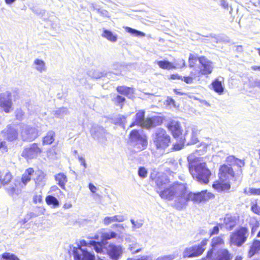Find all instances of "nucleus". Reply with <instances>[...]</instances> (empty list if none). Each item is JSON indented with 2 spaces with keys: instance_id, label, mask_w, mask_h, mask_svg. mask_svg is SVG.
<instances>
[{
  "instance_id": "1",
  "label": "nucleus",
  "mask_w": 260,
  "mask_h": 260,
  "mask_svg": "<svg viewBox=\"0 0 260 260\" xmlns=\"http://www.w3.org/2000/svg\"><path fill=\"white\" fill-rule=\"evenodd\" d=\"M214 198V195L207 190L193 193L187 190L185 184L182 183V189L180 190L177 198L173 206L178 210H182L186 207L189 201L195 203L207 201Z\"/></svg>"
},
{
  "instance_id": "2",
  "label": "nucleus",
  "mask_w": 260,
  "mask_h": 260,
  "mask_svg": "<svg viewBox=\"0 0 260 260\" xmlns=\"http://www.w3.org/2000/svg\"><path fill=\"white\" fill-rule=\"evenodd\" d=\"M156 191L161 199L175 202L180 190L182 189V183L175 182L170 184V180L165 174H160L155 180Z\"/></svg>"
},
{
  "instance_id": "3",
  "label": "nucleus",
  "mask_w": 260,
  "mask_h": 260,
  "mask_svg": "<svg viewBox=\"0 0 260 260\" xmlns=\"http://www.w3.org/2000/svg\"><path fill=\"white\" fill-rule=\"evenodd\" d=\"M241 172V170L240 172L235 174L231 167L227 165L221 166L218 173L219 180L213 184V187L219 192L229 190L231 184L240 180Z\"/></svg>"
},
{
  "instance_id": "4",
  "label": "nucleus",
  "mask_w": 260,
  "mask_h": 260,
  "mask_svg": "<svg viewBox=\"0 0 260 260\" xmlns=\"http://www.w3.org/2000/svg\"><path fill=\"white\" fill-rule=\"evenodd\" d=\"M189 171L192 177L199 182L204 184L208 183L211 173L207 168L206 163H199L194 167L189 166Z\"/></svg>"
},
{
  "instance_id": "5",
  "label": "nucleus",
  "mask_w": 260,
  "mask_h": 260,
  "mask_svg": "<svg viewBox=\"0 0 260 260\" xmlns=\"http://www.w3.org/2000/svg\"><path fill=\"white\" fill-rule=\"evenodd\" d=\"M153 141L157 150L160 153H163L169 146L170 137L165 129L159 128L156 130L153 135Z\"/></svg>"
},
{
  "instance_id": "6",
  "label": "nucleus",
  "mask_w": 260,
  "mask_h": 260,
  "mask_svg": "<svg viewBox=\"0 0 260 260\" xmlns=\"http://www.w3.org/2000/svg\"><path fill=\"white\" fill-rule=\"evenodd\" d=\"M145 113L140 111L136 114L135 121L131 124L130 127L138 124L141 127L147 128L153 127L160 125L162 122V119L160 117H153L152 118H144Z\"/></svg>"
},
{
  "instance_id": "7",
  "label": "nucleus",
  "mask_w": 260,
  "mask_h": 260,
  "mask_svg": "<svg viewBox=\"0 0 260 260\" xmlns=\"http://www.w3.org/2000/svg\"><path fill=\"white\" fill-rule=\"evenodd\" d=\"M249 235V230L247 228L240 227L231 234L230 244L231 245L240 247L246 242Z\"/></svg>"
},
{
  "instance_id": "8",
  "label": "nucleus",
  "mask_w": 260,
  "mask_h": 260,
  "mask_svg": "<svg viewBox=\"0 0 260 260\" xmlns=\"http://www.w3.org/2000/svg\"><path fill=\"white\" fill-rule=\"evenodd\" d=\"M130 140L132 142L135 143V145L137 146L139 150L144 149L147 145V141L145 135L143 134V130L134 129L131 131L129 134Z\"/></svg>"
},
{
  "instance_id": "9",
  "label": "nucleus",
  "mask_w": 260,
  "mask_h": 260,
  "mask_svg": "<svg viewBox=\"0 0 260 260\" xmlns=\"http://www.w3.org/2000/svg\"><path fill=\"white\" fill-rule=\"evenodd\" d=\"M39 136L38 130L35 127L24 124L21 125V137L23 141H33Z\"/></svg>"
},
{
  "instance_id": "10",
  "label": "nucleus",
  "mask_w": 260,
  "mask_h": 260,
  "mask_svg": "<svg viewBox=\"0 0 260 260\" xmlns=\"http://www.w3.org/2000/svg\"><path fill=\"white\" fill-rule=\"evenodd\" d=\"M198 61L200 66L197 76L208 75L212 72L214 66L213 62L211 60L204 56H201L198 57Z\"/></svg>"
},
{
  "instance_id": "11",
  "label": "nucleus",
  "mask_w": 260,
  "mask_h": 260,
  "mask_svg": "<svg viewBox=\"0 0 260 260\" xmlns=\"http://www.w3.org/2000/svg\"><path fill=\"white\" fill-rule=\"evenodd\" d=\"M73 255L75 260H95L94 254L87 247L74 248Z\"/></svg>"
},
{
  "instance_id": "12",
  "label": "nucleus",
  "mask_w": 260,
  "mask_h": 260,
  "mask_svg": "<svg viewBox=\"0 0 260 260\" xmlns=\"http://www.w3.org/2000/svg\"><path fill=\"white\" fill-rule=\"evenodd\" d=\"M0 108L6 113H10L13 110L12 95L10 91H6L0 95Z\"/></svg>"
},
{
  "instance_id": "13",
  "label": "nucleus",
  "mask_w": 260,
  "mask_h": 260,
  "mask_svg": "<svg viewBox=\"0 0 260 260\" xmlns=\"http://www.w3.org/2000/svg\"><path fill=\"white\" fill-rule=\"evenodd\" d=\"M124 248L121 245L110 244L107 247V253L112 260H118L122 255Z\"/></svg>"
},
{
  "instance_id": "14",
  "label": "nucleus",
  "mask_w": 260,
  "mask_h": 260,
  "mask_svg": "<svg viewBox=\"0 0 260 260\" xmlns=\"http://www.w3.org/2000/svg\"><path fill=\"white\" fill-rule=\"evenodd\" d=\"M206 244V242L203 241L201 245H196L188 248H186L183 252V256L191 257L200 255L205 250L204 246Z\"/></svg>"
},
{
  "instance_id": "15",
  "label": "nucleus",
  "mask_w": 260,
  "mask_h": 260,
  "mask_svg": "<svg viewBox=\"0 0 260 260\" xmlns=\"http://www.w3.org/2000/svg\"><path fill=\"white\" fill-rule=\"evenodd\" d=\"M41 152L42 150L38 145L36 143H34L24 149L22 152V156L31 159L36 157Z\"/></svg>"
},
{
  "instance_id": "16",
  "label": "nucleus",
  "mask_w": 260,
  "mask_h": 260,
  "mask_svg": "<svg viewBox=\"0 0 260 260\" xmlns=\"http://www.w3.org/2000/svg\"><path fill=\"white\" fill-rule=\"evenodd\" d=\"M90 132L94 138L102 142L106 140V135L107 133L103 127L99 125L93 126L91 128Z\"/></svg>"
},
{
  "instance_id": "17",
  "label": "nucleus",
  "mask_w": 260,
  "mask_h": 260,
  "mask_svg": "<svg viewBox=\"0 0 260 260\" xmlns=\"http://www.w3.org/2000/svg\"><path fill=\"white\" fill-rule=\"evenodd\" d=\"M224 244V240L221 236L215 237L211 240L212 249L208 251L207 258H210L212 257L213 250L222 246Z\"/></svg>"
},
{
  "instance_id": "18",
  "label": "nucleus",
  "mask_w": 260,
  "mask_h": 260,
  "mask_svg": "<svg viewBox=\"0 0 260 260\" xmlns=\"http://www.w3.org/2000/svg\"><path fill=\"white\" fill-rule=\"evenodd\" d=\"M168 128L175 138L178 137L182 134V129L180 123L178 121L175 120L170 121L168 124Z\"/></svg>"
},
{
  "instance_id": "19",
  "label": "nucleus",
  "mask_w": 260,
  "mask_h": 260,
  "mask_svg": "<svg viewBox=\"0 0 260 260\" xmlns=\"http://www.w3.org/2000/svg\"><path fill=\"white\" fill-rule=\"evenodd\" d=\"M231 254L226 249L218 250L215 253L213 260H231Z\"/></svg>"
},
{
  "instance_id": "20",
  "label": "nucleus",
  "mask_w": 260,
  "mask_h": 260,
  "mask_svg": "<svg viewBox=\"0 0 260 260\" xmlns=\"http://www.w3.org/2000/svg\"><path fill=\"white\" fill-rule=\"evenodd\" d=\"M5 137L10 141L16 140L18 137V133L16 129L11 125L7 126L4 131Z\"/></svg>"
},
{
  "instance_id": "21",
  "label": "nucleus",
  "mask_w": 260,
  "mask_h": 260,
  "mask_svg": "<svg viewBox=\"0 0 260 260\" xmlns=\"http://www.w3.org/2000/svg\"><path fill=\"white\" fill-rule=\"evenodd\" d=\"M125 220V217L123 215L119 214L113 216H106L103 220V223L105 225H108L110 223L115 222H121Z\"/></svg>"
},
{
  "instance_id": "22",
  "label": "nucleus",
  "mask_w": 260,
  "mask_h": 260,
  "mask_svg": "<svg viewBox=\"0 0 260 260\" xmlns=\"http://www.w3.org/2000/svg\"><path fill=\"white\" fill-rule=\"evenodd\" d=\"M226 161L228 164V166L230 167L231 166H237L239 168H242L245 165L244 160L236 158L233 155H230L227 157L226 158Z\"/></svg>"
},
{
  "instance_id": "23",
  "label": "nucleus",
  "mask_w": 260,
  "mask_h": 260,
  "mask_svg": "<svg viewBox=\"0 0 260 260\" xmlns=\"http://www.w3.org/2000/svg\"><path fill=\"white\" fill-rule=\"evenodd\" d=\"M237 222L235 217L226 214L224 219V224L225 228L229 230H232L236 225Z\"/></svg>"
},
{
  "instance_id": "24",
  "label": "nucleus",
  "mask_w": 260,
  "mask_h": 260,
  "mask_svg": "<svg viewBox=\"0 0 260 260\" xmlns=\"http://www.w3.org/2000/svg\"><path fill=\"white\" fill-rule=\"evenodd\" d=\"M34 69L39 73H43L47 71L45 62L41 59H36L33 63Z\"/></svg>"
},
{
  "instance_id": "25",
  "label": "nucleus",
  "mask_w": 260,
  "mask_h": 260,
  "mask_svg": "<svg viewBox=\"0 0 260 260\" xmlns=\"http://www.w3.org/2000/svg\"><path fill=\"white\" fill-rule=\"evenodd\" d=\"M260 250V241L258 240H254L251 245L250 247V249L248 251V256L252 257L254 254H256Z\"/></svg>"
},
{
  "instance_id": "26",
  "label": "nucleus",
  "mask_w": 260,
  "mask_h": 260,
  "mask_svg": "<svg viewBox=\"0 0 260 260\" xmlns=\"http://www.w3.org/2000/svg\"><path fill=\"white\" fill-rule=\"evenodd\" d=\"M102 36L112 43L116 42L117 40V34L107 29H104Z\"/></svg>"
},
{
  "instance_id": "27",
  "label": "nucleus",
  "mask_w": 260,
  "mask_h": 260,
  "mask_svg": "<svg viewBox=\"0 0 260 260\" xmlns=\"http://www.w3.org/2000/svg\"><path fill=\"white\" fill-rule=\"evenodd\" d=\"M34 173V170L33 169L29 168L23 174L21 178V181L24 185H26V184L30 180L31 177Z\"/></svg>"
},
{
  "instance_id": "28",
  "label": "nucleus",
  "mask_w": 260,
  "mask_h": 260,
  "mask_svg": "<svg viewBox=\"0 0 260 260\" xmlns=\"http://www.w3.org/2000/svg\"><path fill=\"white\" fill-rule=\"evenodd\" d=\"M55 180L58 182V185L62 189L64 188L67 182V176L63 173H59L55 176Z\"/></svg>"
},
{
  "instance_id": "29",
  "label": "nucleus",
  "mask_w": 260,
  "mask_h": 260,
  "mask_svg": "<svg viewBox=\"0 0 260 260\" xmlns=\"http://www.w3.org/2000/svg\"><path fill=\"white\" fill-rule=\"evenodd\" d=\"M212 87L214 91L219 94H222L224 90V87L222 85V81H219L218 79H215L212 83Z\"/></svg>"
},
{
  "instance_id": "30",
  "label": "nucleus",
  "mask_w": 260,
  "mask_h": 260,
  "mask_svg": "<svg viewBox=\"0 0 260 260\" xmlns=\"http://www.w3.org/2000/svg\"><path fill=\"white\" fill-rule=\"evenodd\" d=\"M90 245L93 247V249L96 253L102 254L106 253L103 246L101 242L92 241L90 242Z\"/></svg>"
},
{
  "instance_id": "31",
  "label": "nucleus",
  "mask_w": 260,
  "mask_h": 260,
  "mask_svg": "<svg viewBox=\"0 0 260 260\" xmlns=\"http://www.w3.org/2000/svg\"><path fill=\"white\" fill-rule=\"evenodd\" d=\"M117 91L123 95L131 96L134 93V89L126 86H118L117 88Z\"/></svg>"
},
{
  "instance_id": "32",
  "label": "nucleus",
  "mask_w": 260,
  "mask_h": 260,
  "mask_svg": "<svg viewBox=\"0 0 260 260\" xmlns=\"http://www.w3.org/2000/svg\"><path fill=\"white\" fill-rule=\"evenodd\" d=\"M55 133L53 131H49L47 133L43 139V145L51 144L54 141Z\"/></svg>"
},
{
  "instance_id": "33",
  "label": "nucleus",
  "mask_w": 260,
  "mask_h": 260,
  "mask_svg": "<svg viewBox=\"0 0 260 260\" xmlns=\"http://www.w3.org/2000/svg\"><path fill=\"white\" fill-rule=\"evenodd\" d=\"M91 6L93 10H95L102 17L104 18H110L109 13L106 10L99 8L96 5L91 4Z\"/></svg>"
},
{
  "instance_id": "34",
  "label": "nucleus",
  "mask_w": 260,
  "mask_h": 260,
  "mask_svg": "<svg viewBox=\"0 0 260 260\" xmlns=\"http://www.w3.org/2000/svg\"><path fill=\"white\" fill-rule=\"evenodd\" d=\"M16 187L17 184H14V185H11L8 187H6V190L7 192L11 196H13L15 194L18 195L20 193L21 190L17 188Z\"/></svg>"
},
{
  "instance_id": "35",
  "label": "nucleus",
  "mask_w": 260,
  "mask_h": 260,
  "mask_svg": "<svg viewBox=\"0 0 260 260\" xmlns=\"http://www.w3.org/2000/svg\"><path fill=\"white\" fill-rule=\"evenodd\" d=\"M45 174L41 172L38 171L36 178L34 179L36 184L37 185H43L45 183Z\"/></svg>"
},
{
  "instance_id": "36",
  "label": "nucleus",
  "mask_w": 260,
  "mask_h": 260,
  "mask_svg": "<svg viewBox=\"0 0 260 260\" xmlns=\"http://www.w3.org/2000/svg\"><path fill=\"white\" fill-rule=\"evenodd\" d=\"M157 64L163 69L170 70L176 68V67L174 66L172 63L166 60L158 61Z\"/></svg>"
},
{
  "instance_id": "37",
  "label": "nucleus",
  "mask_w": 260,
  "mask_h": 260,
  "mask_svg": "<svg viewBox=\"0 0 260 260\" xmlns=\"http://www.w3.org/2000/svg\"><path fill=\"white\" fill-rule=\"evenodd\" d=\"M101 240L105 241L115 238L117 236V234L114 232H109L107 233H101Z\"/></svg>"
},
{
  "instance_id": "38",
  "label": "nucleus",
  "mask_w": 260,
  "mask_h": 260,
  "mask_svg": "<svg viewBox=\"0 0 260 260\" xmlns=\"http://www.w3.org/2000/svg\"><path fill=\"white\" fill-rule=\"evenodd\" d=\"M46 202L49 205H52L53 207H57L59 205V202L57 199L52 196H47L46 198Z\"/></svg>"
},
{
  "instance_id": "39",
  "label": "nucleus",
  "mask_w": 260,
  "mask_h": 260,
  "mask_svg": "<svg viewBox=\"0 0 260 260\" xmlns=\"http://www.w3.org/2000/svg\"><path fill=\"white\" fill-rule=\"evenodd\" d=\"M124 28L126 32H127L132 35H133L135 36H138V37H145V34L142 31L137 30L136 29L132 28L131 27H127V26L125 27Z\"/></svg>"
},
{
  "instance_id": "40",
  "label": "nucleus",
  "mask_w": 260,
  "mask_h": 260,
  "mask_svg": "<svg viewBox=\"0 0 260 260\" xmlns=\"http://www.w3.org/2000/svg\"><path fill=\"white\" fill-rule=\"evenodd\" d=\"M131 222L132 223V224L133 225V226H132L133 230H135L136 229L141 228L144 223L143 220H141V219L135 220L133 219H131Z\"/></svg>"
},
{
  "instance_id": "41",
  "label": "nucleus",
  "mask_w": 260,
  "mask_h": 260,
  "mask_svg": "<svg viewBox=\"0 0 260 260\" xmlns=\"http://www.w3.org/2000/svg\"><path fill=\"white\" fill-rule=\"evenodd\" d=\"M198 133V130L195 127L192 128L191 138L190 142H188V144H194L197 143L198 142L197 134Z\"/></svg>"
},
{
  "instance_id": "42",
  "label": "nucleus",
  "mask_w": 260,
  "mask_h": 260,
  "mask_svg": "<svg viewBox=\"0 0 260 260\" xmlns=\"http://www.w3.org/2000/svg\"><path fill=\"white\" fill-rule=\"evenodd\" d=\"M112 101L116 105L122 108L123 103L125 101V98L120 95H117L112 99Z\"/></svg>"
},
{
  "instance_id": "43",
  "label": "nucleus",
  "mask_w": 260,
  "mask_h": 260,
  "mask_svg": "<svg viewBox=\"0 0 260 260\" xmlns=\"http://www.w3.org/2000/svg\"><path fill=\"white\" fill-rule=\"evenodd\" d=\"M221 228H222V224L217 223L213 228L210 229V230H209L210 236H212L213 235L218 234L219 233V229H221Z\"/></svg>"
},
{
  "instance_id": "44",
  "label": "nucleus",
  "mask_w": 260,
  "mask_h": 260,
  "mask_svg": "<svg viewBox=\"0 0 260 260\" xmlns=\"http://www.w3.org/2000/svg\"><path fill=\"white\" fill-rule=\"evenodd\" d=\"M197 60H198V57L195 55L190 53L188 58L189 67L190 68H193Z\"/></svg>"
},
{
  "instance_id": "45",
  "label": "nucleus",
  "mask_w": 260,
  "mask_h": 260,
  "mask_svg": "<svg viewBox=\"0 0 260 260\" xmlns=\"http://www.w3.org/2000/svg\"><path fill=\"white\" fill-rule=\"evenodd\" d=\"M2 258L4 260H19L15 255L10 253H5L2 255Z\"/></svg>"
},
{
  "instance_id": "46",
  "label": "nucleus",
  "mask_w": 260,
  "mask_h": 260,
  "mask_svg": "<svg viewBox=\"0 0 260 260\" xmlns=\"http://www.w3.org/2000/svg\"><path fill=\"white\" fill-rule=\"evenodd\" d=\"M12 178V175L10 173H7L3 179H1V183L3 185H5L7 184L9 182H10Z\"/></svg>"
},
{
  "instance_id": "47",
  "label": "nucleus",
  "mask_w": 260,
  "mask_h": 260,
  "mask_svg": "<svg viewBox=\"0 0 260 260\" xmlns=\"http://www.w3.org/2000/svg\"><path fill=\"white\" fill-rule=\"evenodd\" d=\"M147 170L144 167H140L138 170V175L139 176L143 178H145L147 177Z\"/></svg>"
},
{
  "instance_id": "48",
  "label": "nucleus",
  "mask_w": 260,
  "mask_h": 260,
  "mask_svg": "<svg viewBox=\"0 0 260 260\" xmlns=\"http://www.w3.org/2000/svg\"><path fill=\"white\" fill-rule=\"evenodd\" d=\"M24 113L20 109H17L15 111V116L17 119L22 120L24 118Z\"/></svg>"
},
{
  "instance_id": "49",
  "label": "nucleus",
  "mask_w": 260,
  "mask_h": 260,
  "mask_svg": "<svg viewBox=\"0 0 260 260\" xmlns=\"http://www.w3.org/2000/svg\"><path fill=\"white\" fill-rule=\"evenodd\" d=\"M68 113V109L66 108L62 107L58 109L55 111V115L57 117L62 116L63 115L67 114Z\"/></svg>"
},
{
  "instance_id": "50",
  "label": "nucleus",
  "mask_w": 260,
  "mask_h": 260,
  "mask_svg": "<svg viewBox=\"0 0 260 260\" xmlns=\"http://www.w3.org/2000/svg\"><path fill=\"white\" fill-rule=\"evenodd\" d=\"M191 75L192 77H182L181 80H183L185 83L187 84H191L193 82V77L195 78L196 77H198L197 75H194L192 72L191 73Z\"/></svg>"
},
{
  "instance_id": "51",
  "label": "nucleus",
  "mask_w": 260,
  "mask_h": 260,
  "mask_svg": "<svg viewBox=\"0 0 260 260\" xmlns=\"http://www.w3.org/2000/svg\"><path fill=\"white\" fill-rule=\"evenodd\" d=\"M220 5L224 9H226L227 10H229L230 12H231V11L232 10V7L229 5L228 2L225 0H220Z\"/></svg>"
},
{
  "instance_id": "52",
  "label": "nucleus",
  "mask_w": 260,
  "mask_h": 260,
  "mask_svg": "<svg viewBox=\"0 0 260 260\" xmlns=\"http://www.w3.org/2000/svg\"><path fill=\"white\" fill-rule=\"evenodd\" d=\"M247 194L251 195H260V188H249Z\"/></svg>"
},
{
  "instance_id": "53",
  "label": "nucleus",
  "mask_w": 260,
  "mask_h": 260,
  "mask_svg": "<svg viewBox=\"0 0 260 260\" xmlns=\"http://www.w3.org/2000/svg\"><path fill=\"white\" fill-rule=\"evenodd\" d=\"M176 257L175 254L162 256L158 257L156 260H173Z\"/></svg>"
},
{
  "instance_id": "54",
  "label": "nucleus",
  "mask_w": 260,
  "mask_h": 260,
  "mask_svg": "<svg viewBox=\"0 0 260 260\" xmlns=\"http://www.w3.org/2000/svg\"><path fill=\"white\" fill-rule=\"evenodd\" d=\"M89 75L92 78L98 79L103 76V74L101 72L94 71L93 72H90Z\"/></svg>"
},
{
  "instance_id": "55",
  "label": "nucleus",
  "mask_w": 260,
  "mask_h": 260,
  "mask_svg": "<svg viewBox=\"0 0 260 260\" xmlns=\"http://www.w3.org/2000/svg\"><path fill=\"white\" fill-rule=\"evenodd\" d=\"M138 246V244L136 243H135L134 244H133L132 245H129V249L131 250V251L133 253H138L140 251V249H137L135 250V248H137Z\"/></svg>"
},
{
  "instance_id": "56",
  "label": "nucleus",
  "mask_w": 260,
  "mask_h": 260,
  "mask_svg": "<svg viewBox=\"0 0 260 260\" xmlns=\"http://www.w3.org/2000/svg\"><path fill=\"white\" fill-rule=\"evenodd\" d=\"M125 241L128 243H135V238L129 234H126L125 237Z\"/></svg>"
},
{
  "instance_id": "57",
  "label": "nucleus",
  "mask_w": 260,
  "mask_h": 260,
  "mask_svg": "<svg viewBox=\"0 0 260 260\" xmlns=\"http://www.w3.org/2000/svg\"><path fill=\"white\" fill-rule=\"evenodd\" d=\"M79 161L80 163V165L84 167V171L87 168V165L85 161V159L81 156H78Z\"/></svg>"
},
{
  "instance_id": "58",
  "label": "nucleus",
  "mask_w": 260,
  "mask_h": 260,
  "mask_svg": "<svg viewBox=\"0 0 260 260\" xmlns=\"http://www.w3.org/2000/svg\"><path fill=\"white\" fill-rule=\"evenodd\" d=\"M33 201L35 203H41L42 201V197L41 194H37L34 197Z\"/></svg>"
},
{
  "instance_id": "59",
  "label": "nucleus",
  "mask_w": 260,
  "mask_h": 260,
  "mask_svg": "<svg viewBox=\"0 0 260 260\" xmlns=\"http://www.w3.org/2000/svg\"><path fill=\"white\" fill-rule=\"evenodd\" d=\"M88 188L89 189V190H90V191L92 192V193H95L96 191L98 190V188L96 186H95L92 183H90L89 184H88Z\"/></svg>"
},
{
  "instance_id": "60",
  "label": "nucleus",
  "mask_w": 260,
  "mask_h": 260,
  "mask_svg": "<svg viewBox=\"0 0 260 260\" xmlns=\"http://www.w3.org/2000/svg\"><path fill=\"white\" fill-rule=\"evenodd\" d=\"M179 62L176 63V68H182L186 66L185 61L183 59H181L179 61Z\"/></svg>"
},
{
  "instance_id": "61",
  "label": "nucleus",
  "mask_w": 260,
  "mask_h": 260,
  "mask_svg": "<svg viewBox=\"0 0 260 260\" xmlns=\"http://www.w3.org/2000/svg\"><path fill=\"white\" fill-rule=\"evenodd\" d=\"M118 119L119 120V122L120 124H123L125 122L126 117L123 115H119Z\"/></svg>"
},
{
  "instance_id": "62",
  "label": "nucleus",
  "mask_w": 260,
  "mask_h": 260,
  "mask_svg": "<svg viewBox=\"0 0 260 260\" xmlns=\"http://www.w3.org/2000/svg\"><path fill=\"white\" fill-rule=\"evenodd\" d=\"M80 244H81V246H79V247L84 248L83 247H84V246L89 247L88 245H90V242L89 243H88L86 241L83 240L80 241Z\"/></svg>"
},
{
  "instance_id": "63",
  "label": "nucleus",
  "mask_w": 260,
  "mask_h": 260,
  "mask_svg": "<svg viewBox=\"0 0 260 260\" xmlns=\"http://www.w3.org/2000/svg\"><path fill=\"white\" fill-rule=\"evenodd\" d=\"M182 144H176L174 145V149L175 150H179L182 148Z\"/></svg>"
},
{
  "instance_id": "64",
  "label": "nucleus",
  "mask_w": 260,
  "mask_h": 260,
  "mask_svg": "<svg viewBox=\"0 0 260 260\" xmlns=\"http://www.w3.org/2000/svg\"><path fill=\"white\" fill-rule=\"evenodd\" d=\"M0 149L3 150H6V142H2L0 143Z\"/></svg>"
}]
</instances>
